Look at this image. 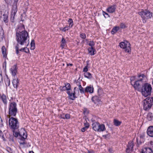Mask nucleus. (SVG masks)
Listing matches in <instances>:
<instances>
[{"instance_id":"obj_1","label":"nucleus","mask_w":153,"mask_h":153,"mask_svg":"<svg viewBox=\"0 0 153 153\" xmlns=\"http://www.w3.org/2000/svg\"><path fill=\"white\" fill-rule=\"evenodd\" d=\"M16 40L17 44L15 48L17 54L19 53V49L21 46H27L29 44V36L28 33L25 30L16 32Z\"/></svg>"},{"instance_id":"obj_2","label":"nucleus","mask_w":153,"mask_h":153,"mask_svg":"<svg viewBox=\"0 0 153 153\" xmlns=\"http://www.w3.org/2000/svg\"><path fill=\"white\" fill-rule=\"evenodd\" d=\"M6 120L7 122V119L9 118V123L10 128L14 130L17 129L19 127V123L17 119L13 117H8L6 116Z\"/></svg>"},{"instance_id":"obj_3","label":"nucleus","mask_w":153,"mask_h":153,"mask_svg":"<svg viewBox=\"0 0 153 153\" xmlns=\"http://www.w3.org/2000/svg\"><path fill=\"white\" fill-rule=\"evenodd\" d=\"M13 135L16 137H18L19 135V136L21 138V142H19L20 144L24 145L26 144L24 140L27 137V134H26V131L24 129H21L19 133L14 132Z\"/></svg>"},{"instance_id":"obj_4","label":"nucleus","mask_w":153,"mask_h":153,"mask_svg":"<svg viewBox=\"0 0 153 153\" xmlns=\"http://www.w3.org/2000/svg\"><path fill=\"white\" fill-rule=\"evenodd\" d=\"M138 14L141 17L143 22L145 23L147 19L151 18L152 16V13L148 10H144L139 12Z\"/></svg>"},{"instance_id":"obj_5","label":"nucleus","mask_w":153,"mask_h":153,"mask_svg":"<svg viewBox=\"0 0 153 153\" xmlns=\"http://www.w3.org/2000/svg\"><path fill=\"white\" fill-rule=\"evenodd\" d=\"M152 88L151 85L148 83L144 84L142 87L141 93L142 95L146 97L151 94Z\"/></svg>"},{"instance_id":"obj_6","label":"nucleus","mask_w":153,"mask_h":153,"mask_svg":"<svg viewBox=\"0 0 153 153\" xmlns=\"http://www.w3.org/2000/svg\"><path fill=\"white\" fill-rule=\"evenodd\" d=\"M9 110V117H14L16 115L17 111V109L16 104L15 102H13L10 104Z\"/></svg>"},{"instance_id":"obj_7","label":"nucleus","mask_w":153,"mask_h":153,"mask_svg":"<svg viewBox=\"0 0 153 153\" xmlns=\"http://www.w3.org/2000/svg\"><path fill=\"white\" fill-rule=\"evenodd\" d=\"M153 104V99L152 97H148L143 101V109L145 110H148L151 108Z\"/></svg>"},{"instance_id":"obj_8","label":"nucleus","mask_w":153,"mask_h":153,"mask_svg":"<svg viewBox=\"0 0 153 153\" xmlns=\"http://www.w3.org/2000/svg\"><path fill=\"white\" fill-rule=\"evenodd\" d=\"M130 44L127 41H124L120 42L119 44L120 47L124 49L126 52L129 53L131 51Z\"/></svg>"},{"instance_id":"obj_9","label":"nucleus","mask_w":153,"mask_h":153,"mask_svg":"<svg viewBox=\"0 0 153 153\" xmlns=\"http://www.w3.org/2000/svg\"><path fill=\"white\" fill-rule=\"evenodd\" d=\"M8 11L4 9H0V19L5 22L8 21Z\"/></svg>"},{"instance_id":"obj_10","label":"nucleus","mask_w":153,"mask_h":153,"mask_svg":"<svg viewBox=\"0 0 153 153\" xmlns=\"http://www.w3.org/2000/svg\"><path fill=\"white\" fill-rule=\"evenodd\" d=\"M17 11V6L13 5L10 17V21L12 22H14L15 16Z\"/></svg>"},{"instance_id":"obj_11","label":"nucleus","mask_w":153,"mask_h":153,"mask_svg":"<svg viewBox=\"0 0 153 153\" xmlns=\"http://www.w3.org/2000/svg\"><path fill=\"white\" fill-rule=\"evenodd\" d=\"M116 6L115 5H113L109 6L106 9V11L107 12L112 13L115 12L116 9Z\"/></svg>"},{"instance_id":"obj_12","label":"nucleus","mask_w":153,"mask_h":153,"mask_svg":"<svg viewBox=\"0 0 153 153\" xmlns=\"http://www.w3.org/2000/svg\"><path fill=\"white\" fill-rule=\"evenodd\" d=\"M12 74L13 76H15L17 73V68L16 65H13L10 69Z\"/></svg>"},{"instance_id":"obj_13","label":"nucleus","mask_w":153,"mask_h":153,"mask_svg":"<svg viewBox=\"0 0 153 153\" xmlns=\"http://www.w3.org/2000/svg\"><path fill=\"white\" fill-rule=\"evenodd\" d=\"M147 133L149 136L153 137V126H150L148 128Z\"/></svg>"},{"instance_id":"obj_14","label":"nucleus","mask_w":153,"mask_h":153,"mask_svg":"<svg viewBox=\"0 0 153 153\" xmlns=\"http://www.w3.org/2000/svg\"><path fill=\"white\" fill-rule=\"evenodd\" d=\"M12 83L14 88L17 89L18 86L19 85V80L17 78H15L12 80Z\"/></svg>"},{"instance_id":"obj_15","label":"nucleus","mask_w":153,"mask_h":153,"mask_svg":"<svg viewBox=\"0 0 153 153\" xmlns=\"http://www.w3.org/2000/svg\"><path fill=\"white\" fill-rule=\"evenodd\" d=\"M141 84V83L139 81L137 80L134 82L132 85H133L135 90L138 91L140 88V85Z\"/></svg>"},{"instance_id":"obj_16","label":"nucleus","mask_w":153,"mask_h":153,"mask_svg":"<svg viewBox=\"0 0 153 153\" xmlns=\"http://www.w3.org/2000/svg\"><path fill=\"white\" fill-rule=\"evenodd\" d=\"M1 52L3 58H6L7 53V50L4 46H3L1 48Z\"/></svg>"},{"instance_id":"obj_17","label":"nucleus","mask_w":153,"mask_h":153,"mask_svg":"<svg viewBox=\"0 0 153 153\" xmlns=\"http://www.w3.org/2000/svg\"><path fill=\"white\" fill-rule=\"evenodd\" d=\"M133 147V143L132 141H130L127 146V148L126 149L127 152H128L132 151Z\"/></svg>"},{"instance_id":"obj_18","label":"nucleus","mask_w":153,"mask_h":153,"mask_svg":"<svg viewBox=\"0 0 153 153\" xmlns=\"http://www.w3.org/2000/svg\"><path fill=\"white\" fill-rule=\"evenodd\" d=\"M85 92L89 93H92L94 91V88L93 86H87L85 90Z\"/></svg>"},{"instance_id":"obj_19","label":"nucleus","mask_w":153,"mask_h":153,"mask_svg":"<svg viewBox=\"0 0 153 153\" xmlns=\"http://www.w3.org/2000/svg\"><path fill=\"white\" fill-rule=\"evenodd\" d=\"M67 93L70 99L72 100H74L76 97V95L70 91H67Z\"/></svg>"},{"instance_id":"obj_20","label":"nucleus","mask_w":153,"mask_h":153,"mask_svg":"<svg viewBox=\"0 0 153 153\" xmlns=\"http://www.w3.org/2000/svg\"><path fill=\"white\" fill-rule=\"evenodd\" d=\"M99 126L100 123L97 122H95L92 124L93 129L96 131H98Z\"/></svg>"},{"instance_id":"obj_21","label":"nucleus","mask_w":153,"mask_h":153,"mask_svg":"<svg viewBox=\"0 0 153 153\" xmlns=\"http://www.w3.org/2000/svg\"><path fill=\"white\" fill-rule=\"evenodd\" d=\"M1 99L2 101L5 105V108H6L7 104V99L6 96L4 94L2 95L1 96Z\"/></svg>"},{"instance_id":"obj_22","label":"nucleus","mask_w":153,"mask_h":153,"mask_svg":"<svg viewBox=\"0 0 153 153\" xmlns=\"http://www.w3.org/2000/svg\"><path fill=\"white\" fill-rule=\"evenodd\" d=\"M142 153H152L151 149L149 148H144L142 150Z\"/></svg>"},{"instance_id":"obj_23","label":"nucleus","mask_w":153,"mask_h":153,"mask_svg":"<svg viewBox=\"0 0 153 153\" xmlns=\"http://www.w3.org/2000/svg\"><path fill=\"white\" fill-rule=\"evenodd\" d=\"M145 76L144 75L142 74L138 76L137 80L139 81L140 83L144 82Z\"/></svg>"},{"instance_id":"obj_24","label":"nucleus","mask_w":153,"mask_h":153,"mask_svg":"<svg viewBox=\"0 0 153 153\" xmlns=\"http://www.w3.org/2000/svg\"><path fill=\"white\" fill-rule=\"evenodd\" d=\"M63 88L65 91L67 90V91H70L71 89V85L68 83H66L65 84V86H63Z\"/></svg>"},{"instance_id":"obj_25","label":"nucleus","mask_w":153,"mask_h":153,"mask_svg":"<svg viewBox=\"0 0 153 153\" xmlns=\"http://www.w3.org/2000/svg\"><path fill=\"white\" fill-rule=\"evenodd\" d=\"M98 129L97 131L101 132L104 131L105 130V125L103 124H100L98 127Z\"/></svg>"},{"instance_id":"obj_26","label":"nucleus","mask_w":153,"mask_h":153,"mask_svg":"<svg viewBox=\"0 0 153 153\" xmlns=\"http://www.w3.org/2000/svg\"><path fill=\"white\" fill-rule=\"evenodd\" d=\"M88 50L89 54L91 55H93L94 54V52L95 51V49L93 47H91L88 48Z\"/></svg>"},{"instance_id":"obj_27","label":"nucleus","mask_w":153,"mask_h":153,"mask_svg":"<svg viewBox=\"0 0 153 153\" xmlns=\"http://www.w3.org/2000/svg\"><path fill=\"white\" fill-rule=\"evenodd\" d=\"M4 31L3 29H0V41H2L4 38Z\"/></svg>"},{"instance_id":"obj_28","label":"nucleus","mask_w":153,"mask_h":153,"mask_svg":"<svg viewBox=\"0 0 153 153\" xmlns=\"http://www.w3.org/2000/svg\"><path fill=\"white\" fill-rule=\"evenodd\" d=\"M60 117L63 119L65 118L66 119H68L70 117L69 115L68 114H63L61 115Z\"/></svg>"},{"instance_id":"obj_29","label":"nucleus","mask_w":153,"mask_h":153,"mask_svg":"<svg viewBox=\"0 0 153 153\" xmlns=\"http://www.w3.org/2000/svg\"><path fill=\"white\" fill-rule=\"evenodd\" d=\"M4 81L6 86H9L10 84V79L8 77L5 79Z\"/></svg>"},{"instance_id":"obj_30","label":"nucleus","mask_w":153,"mask_h":153,"mask_svg":"<svg viewBox=\"0 0 153 153\" xmlns=\"http://www.w3.org/2000/svg\"><path fill=\"white\" fill-rule=\"evenodd\" d=\"M78 88V90H79V92L81 94H84L85 92V90H84L81 85H79Z\"/></svg>"},{"instance_id":"obj_31","label":"nucleus","mask_w":153,"mask_h":153,"mask_svg":"<svg viewBox=\"0 0 153 153\" xmlns=\"http://www.w3.org/2000/svg\"><path fill=\"white\" fill-rule=\"evenodd\" d=\"M85 76L88 79H90L92 77V76L90 73L89 72H85L84 73Z\"/></svg>"},{"instance_id":"obj_32","label":"nucleus","mask_w":153,"mask_h":153,"mask_svg":"<svg viewBox=\"0 0 153 153\" xmlns=\"http://www.w3.org/2000/svg\"><path fill=\"white\" fill-rule=\"evenodd\" d=\"M74 94H75L76 96L79 95V92L78 88V87H75L74 89Z\"/></svg>"},{"instance_id":"obj_33","label":"nucleus","mask_w":153,"mask_h":153,"mask_svg":"<svg viewBox=\"0 0 153 153\" xmlns=\"http://www.w3.org/2000/svg\"><path fill=\"white\" fill-rule=\"evenodd\" d=\"M147 118L148 120L149 121L153 119V116L152 114L149 113L147 115Z\"/></svg>"},{"instance_id":"obj_34","label":"nucleus","mask_w":153,"mask_h":153,"mask_svg":"<svg viewBox=\"0 0 153 153\" xmlns=\"http://www.w3.org/2000/svg\"><path fill=\"white\" fill-rule=\"evenodd\" d=\"M68 24H69V27L71 28L73 25V21L72 19H69L68 21Z\"/></svg>"},{"instance_id":"obj_35","label":"nucleus","mask_w":153,"mask_h":153,"mask_svg":"<svg viewBox=\"0 0 153 153\" xmlns=\"http://www.w3.org/2000/svg\"><path fill=\"white\" fill-rule=\"evenodd\" d=\"M65 41L64 38H62V39L61 44V47L62 48H63L65 46Z\"/></svg>"},{"instance_id":"obj_36","label":"nucleus","mask_w":153,"mask_h":153,"mask_svg":"<svg viewBox=\"0 0 153 153\" xmlns=\"http://www.w3.org/2000/svg\"><path fill=\"white\" fill-rule=\"evenodd\" d=\"M31 48V49L33 50L35 48V44L34 41L33 40H32L30 43Z\"/></svg>"},{"instance_id":"obj_37","label":"nucleus","mask_w":153,"mask_h":153,"mask_svg":"<svg viewBox=\"0 0 153 153\" xmlns=\"http://www.w3.org/2000/svg\"><path fill=\"white\" fill-rule=\"evenodd\" d=\"M114 124L117 126H119L121 123V122L117 120H114Z\"/></svg>"},{"instance_id":"obj_38","label":"nucleus","mask_w":153,"mask_h":153,"mask_svg":"<svg viewBox=\"0 0 153 153\" xmlns=\"http://www.w3.org/2000/svg\"><path fill=\"white\" fill-rule=\"evenodd\" d=\"M17 29H25V25L23 24H20L18 25Z\"/></svg>"},{"instance_id":"obj_39","label":"nucleus","mask_w":153,"mask_h":153,"mask_svg":"<svg viewBox=\"0 0 153 153\" xmlns=\"http://www.w3.org/2000/svg\"><path fill=\"white\" fill-rule=\"evenodd\" d=\"M88 44L91 46V47H93L94 45V43L93 41H90L88 42Z\"/></svg>"},{"instance_id":"obj_40","label":"nucleus","mask_w":153,"mask_h":153,"mask_svg":"<svg viewBox=\"0 0 153 153\" xmlns=\"http://www.w3.org/2000/svg\"><path fill=\"white\" fill-rule=\"evenodd\" d=\"M120 28H127V27L123 23H121L120 24Z\"/></svg>"},{"instance_id":"obj_41","label":"nucleus","mask_w":153,"mask_h":153,"mask_svg":"<svg viewBox=\"0 0 153 153\" xmlns=\"http://www.w3.org/2000/svg\"><path fill=\"white\" fill-rule=\"evenodd\" d=\"M102 13L105 17H107L109 16L108 14L103 11H102Z\"/></svg>"},{"instance_id":"obj_42","label":"nucleus","mask_w":153,"mask_h":153,"mask_svg":"<svg viewBox=\"0 0 153 153\" xmlns=\"http://www.w3.org/2000/svg\"><path fill=\"white\" fill-rule=\"evenodd\" d=\"M80 37L83 39H85L86 38L85 34L84 33H82L80 34Z\"/></svg>"},{"instance_id":"obj_43","label":"nucleus","mask_w":153,"mask_h":153,"mask_svg":"<svg viewBox=\"0 0 153 153\" xmlns=\"http://www.w3.org/2000/svg\"><path fill=\"white\" fill-rule=\"evenodd\" d=\"M135 80V77L134 76H132L131 78V83L133 85L132 82Z\"/></svg>"},{"instance_id":"obj_44","label":"nucleus","mask_w":153,"mask_h":153,"mask_svg":"<svg viewBox=\"0 0 153 153\" xmlns=\"http://www.w3.org/2000/svg\"><path fill=\"white\" fill-rule=\"evenodd\" d=\"M118 31V29H112L111 33L112 34H114Z\"/></svg>"},{"instance_id":"obj_45","label":"nucleus","mask_w":153,"mask_h":153,"mask_svg":"<svg viewBox=\"0 0 153 153\" xmlns=\"http://www.w3.org/2000/svg\"><path fill=\"white\" fill-rule=\"evenodd\" d=\"M5 2L7 4H11L12 0H4Z\"/></svg>"},{"instance_id":"obj_46","label":"nucleus","mask_w":153,"mask_h":153,"mask_svg":"<svg viewBox=\"0 0 153 153\" xmlns=\"http://www.w3.org/2000/svg\"><path fill=\"white\" fill-rule=\"evenodd\" d=\"M88 71V66H87L85 67L83 69V71L85 72H87Z\"/></svg>"},{"instance_id":"obj_47","label":"nucleus","mask_w":153,"mask_h":153,"mask_svg":"<svg viewBox=\"0 0 153 153\" xmlns=\"http://www.w3.org/2000/svg\"><path fill=\"white\" fill-rule=\"evenodd\" d=\"M84 125L85 128H88L89 126V124L87 122L86 123H84Z\"/></svg>"},{"instance_id":"obj_48","label":"nucleus","mask_w":153,"mask_h":153,"mask_svg":"<svg viewBox=\"0 0 153 153\" xmlns=\"http://www.w3.org/2000/svg\"><path fill=\"white\" fill-rule=\"evenodd\" d=\"M24 52L26 53H27L29 52V50L27 47H25Z\"/></svg>"},{"instance_id":"obj_49","label":"nucleus","mask_w":153,"mask_h":153,"mask_svg":"<svg viewBox=\"0 0 153 153\" xmlns=\"http://www.w3.org/2000/svg\"><path fill=\"white\" fill-rule=\"evenodd\" d=\"M3 81V77L2 74L0 75V82H2Z\"/></svg>"},{"instance_id":"obj_50","label":"nucleus","mask_w":153,"mask_h":153,"mask_svg":"<svg viewBox=\"0 0 153 153\" xmlns=\"http://www.w3.org/2000/svg\"><path fill=\"white\" fill-rule=\"evenodd\" d=\"M88 128H85V127L82 128L81 129V131H82V132H84L85 131V130L86 129H87Z\"/></svg>"},{"instance_id":"obj_51","label":"nucleus","mask_w":153,"mask_h":153,"mask_svg":"<svg viewBox=\"0 0 153 153\" xmlns=\"http://www.w3.org/2000/svg\"><path fill=\"white\" fill-rule=\"evenodd\" d=\"M109 152L110 153H112L113 152V150L112 149V148H109Z\"/></svg>"},{"instance_id":"obj_52","label":"nucleus","mask_w":153,"mask_h":153,"mask_svg":"<svg viewBox=\"0 0 153 153\" xmlns=\"http://www.w3.org/2000/svg\"><path fill=\"white\" fill-rule=\"evenodd\" d=\"M14 5H16V2L18 1V0H14Z\"/></svg>"},{"instance_id":"obj_53","label":"nucleus","mask_w":153,"mask_h":153,"mask_svg":"<svg viewBox=\"0 0 153 153\" xmlns=\"http://www.w3.org/2000/svg\"><path fill=\"white\" fill-rule=\"evenodd\" d=\"M63 86H61L60 87V89L62 91H65V90H64V89L63 88Z\"/></svg>"},{"instance_id":"obj_54","label":"nucleus","mask_w":153,"mask_h":153,"mask_svg":"<svg viewBox=\"0 0 153 153\" xmlns=\"http://www.w3.org/2000/svg\"><path fill=\"white\" fill-rule=\"evenodd\" d=\"M24 50L25 47L22 48H21L19 50V51H24Z\"/></svg>"},{"instance_id":"obj_55","label":"nucleus","mask_w":153,"mask_h":153,"mask_svg":"<svg viewBox=\"0 0 153 153\" xmlns=\"http://www.w3.org/2000/svg\"><path fill=\"white\" fill-rule=\"evenodd\" d=\"M101 91V89L100 88H99L98 90V94H99V95H100V94H101L99 93Z\"/></svg>"},{"instance_id":"obj_56","label":"nucleus","mask_w":153,"mask_h":153,"mask_svg":"<svg viewBox=\"0 0 153 153\" xmlns=\"http://www.w3.org/2000/svg\"><path fill=\"white\" fill-rule=\"evenodd\" d=\"M2 119H1V117H0V123H1V125L2 126H3V125L2 123Z\"/></svg>"},{"instance_id":"obj_57","label":"nucleus","mask_w":153,"mask_h":153,"mask_svg":"<svg viewBox=\"0 0 153 153\" xmlns=\"http://www.w3.org/2000/svg\"><path fill=\"white\" fill-rule=\"evenodd\" d=\"M86 153H94V152L93 151H89V150H88L87 152Z\"/></svg>"},{"instance_id":"obj_58","label":"nucleus","mask_w":153,"mask_h":153,"mask_svg":"<svg viewBox=\"0 0 153 153\" xmlns=\"http://www.w3.org/2000/svg\"><path fill=\"white\" fill-rule=\"evenodd\" d=\"M119 27L118 26H115L114 27L113 29H119Z\"/></svg>"},{"instance_id":"obj_59","label":"nucleus","mask_w":153,"mask_h":153,"mask_svg":"<svg viewBox=\"0 0 153 153\" xmlns=\"http://www.w3.org/2000/svg\"><path fill=\"white\" fill-rule=\"evenodd\" d=\"M1 73H2L1 71V69H0V75L2 74Z\"/></svg>"},{"instance_id":"obj_60","label":"nucleus","mask_w":153,"mask_h":153,"mask_svg":"<svg viewBox=\"0 0 153 153\" xmlns=\"http://www.w3.org/2000/svg\"><path fill=\"white\" fill-rule=\"evenodd\" d=\"M29 153H34L33 151H31L29 152Z\"/></svg>"},{"instance_id":"obj_61","label":"nucleus","mask_w":153,"mask_h":153,"mask_svg":"<svg viewBox=\"0 0 153 153\" xmlns=\"http://www.w3.org/2000/svg\"><path fill=\"white\" fill-rule=\"evenodd\" d=\"M69 65L71 66H72V64H70Z\"/></svg>"},{"instance_id":"obj_62","label":"nucleus","mask_w":153,"mask_h":153,"mask_svg":"<svg viewBox=\"0 0 153 153\" xmlns=\"http://www.w3.org/2000/svg\"><path fill=\"white\" fill-rule=\"evenodd\" d=\"M67 65L68 66V65H68V64H67Z\"/></svg>"}]
</instances>
